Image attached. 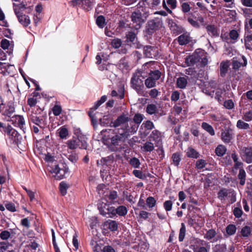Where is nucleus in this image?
I'll return each instance as SVG.
<instances>
[{
    "label": "nucleus",
    "mask_w": 252,
    "mask_h": 252,
    "mask_svg": "<svg viewBox=\"0 0 252 252\" xmlns=\"http://www.w3.org/2000/svg\"><path fill=\"white\" fill-rule=\"evenodd\" d=\"M208 59L206 53L203 50L197 49L190 56L186 59V63L188 66L193 65L197 63L200 62L203 66L208 63Z\"/></svg>",
    "instance_id": "1"
},
{
    "label": "nucleus",
    "mask_w": 252,
    "mask_h": 252,
    "mask_svg": "<svg viewBox=\"0 0 252 252\" xmlns=\"http://www.w3.org/2000/svg\"><path fill=\"white\" fill-rule=\"evenodd\" d=\"M149 15L146 8L143 7L141 9H137L133 12L131 15V20L134 24L136 29H138L141 27L146 20Z\"/></svg>",
    "instance_id": "2"
},
{
    "label": "nucleus",
    "mask_w": 252,
    "mask_h": 252,
    "mask_svg": "<svg viewBox=\"0 0 252 252\" xmlns=\"http://www.w3.org/2000/svg\"><path fill=\"white\" fill-rule=\"evenodd\" d=\"M97 190L100 196L105 197L107 203L114 204L117 202L118 195L116 191H109L103 184L97 186Z\"/></svg>",
    "instance_id": "3"
},
{
    "label": "nucleus",
    "mask_w": 252,
    "mask_h": 252,
    "mask_svg": "<svg viewBox=\"0 0 252 252\" xmlns=\"http://www.w3.org/2000/svg\"><path fill=\"white\" fill-rule=\"evenodd\" d=\"M143 79L144 77L142 76V73L140 71L135 72L131 79L132 88L140 95H143Z\"/></svg>",
    "instance_id": "4"
},
{
    "label": "nucleus",
    "mask_w": 252,
    "mask_h": 252,
    "mask_svg": "<svg viewBox=\"0 0 252 252\" xmlns=\"http://www.w3.org/2000/svg\"><path fill=\"white\" fill-rule=\"evenodd\" d=\"M124 137L123 134L119 133L107 139L106 142L109 148L112 151L119 150L120 149V144L122 142Z\"/></svg>",
    "instance_id": "5"
},
{
    "label": "nucleus",
    "mask_w": 252,
    "mask_h": 252,
    "mask_svg": "<svg viewBox=\"0 0 252 252\" xmlns=\"http://www.w3.org/2000/svg\"><path fill=\"white\" fill-rule=\"evenodd\" d=\"M97 208L100 214L104 216L109 215L110 218H112L116 215V209L114 207L109 206L101 201L98 202Z\"/></svg>",
    "instance_id": "6"
},
{
    "label": "nucleus",
    "mask_w": 252,
    "mask_h": 252,
    "mask_svg": "<svg viewBox=\"0 0 252 252\" xmlns=\"http://www.w3.org/2000/svg\"><path fill=\"white\" fill-rule=\"evenodd\" d=\"M17 5L16 3H13V8L14 12L17 17V19L20 23L24 27L28 26L31 23V20L30 17L25 14L20 13L19 10H18Z\"/></svg>",
    "instance_id": "7"
},
{
    "label": "nucleus",
    "mask_w": 252,
    "mask_h": 252,
    "mask_svg": "<svg viewBox=\"0 0 252 252\" xmlns=\"http://www.w3.org/2000/svg\"><path fill=\"white\" fill-rule=\"evenodd\" d=\"M138 128V126L134 122H131L130 121H129L128 123L126 124L123 127V135L124 136L127 137L128 136L133 134L135 133Z\"/></svg>",
    "instance_id": "8"
},
{
    "label": "nucleus",
    "mask_w": 252,
    "mask_h": 252,
    "mask_svg": "<svg viewBox=\"0 0 252 252\" xmlns=\"http://www.w3.org/2000/svg\"><path fill=\"white\" fill-rule=\"evenodd\" d=\"M5 133L8 136L11 143L17 144L19 141V137L20 136L18 132L13 129L10 126H8L5 128Z\"/></svg>",
    "instance_id": "9"
},
{
    "label": "nucleus",
    "mask_w": 252,
    "mask_h": 252,
    "mask_svg": "<svg viewBox=\"0 0 252 252\" xmlns=\"http://www.w3.org/2000/svg\"><path fill=\"white\" fill-rule=\"evenodd\" d=\"M163 23L161 19L155 18L150 20L148 22V31L149 32H153L162 28Z\"/></svg>",
    "instance_id": "10"
},
{
    "label": "nucleus",
    "mask_w": 252,
    "mask_h": 252,
    "mask_svg": "<svg viewBox=\"0 0 252 252\" xmlns=\"http://www.w3.org/2000/svg\"><path fill=\"white\" fill-rule=\"evenodd\" d=\"M8 121L11 122L15 126H18L21 129H24L25 121L22 116L14 115Z\"/></svg>",
    "instance_id": "11"
},
{
    "label": "nucleus",
    "mask_w": 252,
    "mask_h": 252,
    "mask_svg": "<svg viewBox=\"0 0 252 252\" xmlns=\"http://www.w3.org/2000/svg\"><path fill=\"white\" fill-rule=\"evenodd\" d=\"M129 121L128 114H123L118 117L114 122L112 123V124L114 127L122 126L123 127Z\"/></svg>",
    "instance_id": "12"
},
{
    "label": "nucleus",
    "mask_w": 252,
    "mask_h": 252,
    "mask_svg": "<svg viewBox=\"0 0 252 252\" xmlns=\"http://www.w3.org/2000/svg\"><path fill=\"white\" fill-rule=\"evenodd\" d=\"M14 69V65L0 62V73L4 75H8L13 72Z\"/></svg>",
    "instance_id": "13"
},
{
    "label": "nucleus",
    "mask_w": 252,
    "mask_h": 252,
    "mask_svg": "<svg viewBox=\"0 0 252 252\" xmlns=\"http://www.w3.org/2000/svg\"><path fill=\"white\" fill-rule=\"evenodd\" d=\"M177 0H163L162 6L167 12L170 14L172 13V10L174 9L177 7Z\"/></svg>",
    "instance_id": "14"
},
{
    "label": "nucleus",
    "mask_w": 252,
    "mask_h": 252,
    "mask_svg": "<svg viewBox=\"0 0 252 252\" xmlns=\"http://www.w3.org/2000/svg\"><path fill=\"white\" fill-rule=\"evenodd\" d=\"M144 53L147 58H156L158 56V49L155 47L146 46L144 48Z\"/></svg>",
    "instance_id": "15"
},
{
    "label": "nucleus",
    "mask_w": 252,
    "mask_h": 252,
    "mask_svg": "<svg viewBox=\"0 0 252 252\" xmlns=\"http://www.w3.org/2000/svg\"><path fill=\"white\" fill-rule=\"evenodd\" d=\"M233 137L234 134L231 129H225L221 133V139L225 143L231 142Z\"/></svg>",
    "instance_id": "16"
},
{
    "label": "nucleus",
    "mask_w": 252,
    "mask_h": 252,
    "mask_svg": "<svg viewBox=\"0 0 252 252\" xmlns=\"http://www.w3.org/2000/svg\"><path fill=\"white\" fill-rule=\"evenodd\" d=\"M77 4L81 5L83 8L88 11L91 9L95 3V0H75Z\"/></svg>",
    "instance_id": "17"
},
{
    "label": "nucleus",
    "mask_w": 252,
    "mask_h": 252,
    "mask_svg": "<svg viewBox=\"0 0 252 252\" xmlns=\"http://www.w3.org/2000/svg\"><path fill=\"white\" fill-rule=\"evenodd\" d=\"M1 47L3 49H8L7 53L10 55L13 52L14 43L13 41H10L6 39H3L1 40Z\"/></svg>",
    "instance_id": "18"
},
{
    "label": "nucleus",
    "mask_w": 252,
    "mask_h": 252,
    "mask_svg": "<svg viewBox=\"0 0 252 252\" xmlns=\"http://www.w3.org/2000/svg\"><path fill=\"white\" fill-rule=\"evenodd\" d=\"M242 151V156L244 160L248 163L252 162V149L249 148H245Z\"/></svg>",
    "instance_id": "19"
},
{
    "label": "nucleus",
    "mask_w": 252,
    "mask_h": 252,
    "mask_svg": "<svg viewBox=\"0 0 252 252\" xmlns=\"http://www.w3.org/2000/svg\"><path fill=\"white\" fill-rule=\"evenodd\" d=\"M49 170L51 173L55 174L54 176L56 179L60 180L63 177V175L60 173L61 169L58 165L55 164L50 167Z\"/></svg>",
    "instance_id": "20"
},
{
    "label": "nucleus",
    "mask_w": 252,
    "mask_h": 252,
    "mask_svg": "<svg viewBox=\"0 0 252 252\" xmlns=\"http://www.w3.org/2000/svg\"><path fill=\"white\" fill-rule=\"evenodd\" d=\"M206 28L210 35L213 37H218L219 36V31L215 26L209 25L207 26Z\"/></svg>",
    "instance_id": "21"
},
{
    "label": "nucleus",
    "mask_w": 252,
    "mask_h": 252,
    "mask_svg": "<svg viewBox=\"0 0 252 252\" xmlns=\"http://www.w3.org/2000/svg\"><path fill=\"white\" fill-rule=\"evenodd\" d=\"M4 108L5 109L3 111V114L8 117H10L15 111L14 105L12 102H9Z\"/></svg>",
    "instance_id": "22"
},
{
    "label": "nucleus",
    "mask_w": 252,
    "mask_h": 252,
    "mask_svg": "<svg viewBox=\"0 0 252 252\" xmlns=\"http://www.w3.org/2000/svg\"><path fill=\"white\" fill-rule=\"evenodd\" d=\"M16 4L17 5L18 10H19L20 12L25 10L26 12L30 13L33 9L32 6L28 5L27 4H25L23 3H16Z\"/></svg>",
    "instance_id": "23"
},
{
    "label": "nucleus",
    "mask_w": 252,
    "mask_h": 252,
    "mask_svg": "<svg viewBox=\"0 0 252 252\" xmlns=\"http://www.w3.org/2000/svg\"><path fill=\"white\" fill-rule=\"evenodd\" d=\"M187 77H181L177 79V87L180 89H184L187 85Z\"/></svg>",
    "instance_id": "24"
},
{
    "label": "nucleus",
    "mask_w": 252,
    "mask_h": 252,
    "mask_svg": "<svg viewBox=\"0 0 252 252\" xmlns=\"http://www.w3.org/2000/svg\"><path fill=\"white\" fill-rule=\"evenodd\" d=\"M190 37L187 33L181 35L178 38V41L180 45H185L190 41Z\"/></svg>",
    "instance_id": "25"
},
{
    "label": "nucleus",
    "mask_w": 252,
    "mask_h": 252,
    "mask_svg": "<svg viewBox=\"0 0 252 252\" xmlns=\"http://www.w3.org/2000/svg\"><path fill=\"white\" fill-rule=\"evenodd\" d=\"M31 121L35 125L42 129L44 127V121L42 119L36 116H32L31 118Z\"/></svg>",
    "instance_id": "26"
},
{
    "label": "nucleus",
    "mask_w": 252,
    "mask_h": 252,
    "mask_svg": "<svg viewBox=\"0 0 252 252\" xmlns=\"http://www.w3.org/2000/svg\"><path fill=\"white\" fill-rule=\"evenodd\" d=\"M225 92L221 89H217L215 93V98L218 101L221 102L225 98Z\"/></svg>",
    "instance_id": "27"
},
{
    "label": "nucleus",
    "mask_w": 252,
    "mask_h": 252,
    "mask_svg": "<svg viewBox=\"0 0 252 252\" xmlns=\"http://www.w3.org/2000/svg\"><path fill=\"white\" fill-rule=\"evenodd\" d=\"M201 127L203 129L208 132L211 136H214L215 134V130L213 127L209 124L203 122L201 124Z\"/></svg>",
    "instance_id": "28"
},
{
    "label": "nucleus",
    "mask_w": 252,
    "mask_h": 252,
    "mask_svg": "<svg viewBox=\"0 0 252 252\" xmlns=\"http://www.w3.org/2000/svg\"><path fill=\"white\" fill-rule=\"evenodd\" d=\"M57 132L60 137L62 139H66L68 135V131L64 126H62L58 129Z\"/></svg>",
    "instance_id": "29"
},
{
    "label": "nucleus",
    "mask_w": 252,
    "mask_h": 252,
    "mask_svg": "<svg viewBox=\"0 0 252 252\" xmlns=\"http://www.w3.org/2000/svg\"><path fill=\"white\" fill-rule=\"evenodd\" d=\"M229 67L228 62H222L220 64V74L221 76H224L228 70Z\"/></svg>",
    "instance_id": "30"
},
{
    "label": "nucleus",
    "mask_w": 252,
    "mask_h": 252,
    "mask_svg": "<svg viewBox=\"0 0 252 252\" xmlns=\"http://www.w3.org/2000/svg\"><path fill=\"white\" fill-rule=\"evenodd\" d=\"M187 155L188 157L197 158L199 157V153L191 147H189L187 150Z\"/></svg>",
    "instance_id": "31"
},
{
    "label": "nucleus",
    "mask_w": 252,
    "mask_h": 252,
    "mask_svg": "<svg viewBox=\"0 0 252 252\" xmlns=\"http://www.w3.org/2000/svg\"><path fill=\"white\" fill-rule=\"evenodd\" d=\"M66 144L70 149H75L80 146V144H78V140H76V138H73L67 141Z\"/></svg>",
    "instance_id": "32"
},
{
    "label": "nucleus",
    "mask_w": 252,
    "mask_h": 252,
    "mask_svg": "<svg viewBox=\"0 0 252 252\" xmlns=\"http://www.w3.org/2000/svg\"><path fill=\"white\" fill-rule=\"evenodd\" d=\"M226 152V147L223 145H218L215 149L216 154L219 157L223 156Z\"/></svg>",
    "instance_id": "33"
},
{
    "label": "nucleus",
    "mask_w": 252,
    "mask_h": 252,
    "mask_svg": "<svg viewBox=\"0 0 252 252\" xmlns=\"http://www.w3.org/2000/svg\"><path fill=\"white\" fill-rule=\"evenodd\" d=\"M105 225L108 226V228L112 231H114L118 229V223L116 221L108 220L106 221Z\"/></svg>",
    "instance_id": "34"
},
{
    "label": "nucleus",
    "mask_w": 252,
    "mask_h": 252,
    "mask_svg": "<svg viewBox=\"0 0 252 252\" xmlns=\"http://www.w3.org/2000/svg\"><path fill=\"white\" fill-rule=\"evenodd\" d=\"M230 189H221L218 192V198L221 200H224L227 197Z\"/></svg>",
    "instance_id": "35"
},
{
    "label": "nucleus",
    "mask_w": 252,
    "mask_h": 252,
    "mask_svg": "<svg viewBox=\"0 0 252 252\" xmlns=\"http://www.w3.org/2000/svg\"><path fill=\"white\" fill-rule=\"evenodd\" d=\"M116 215L120 216H125L127 213V209L124 206H120L116 208Z\"/></svg>",
    "instance_id": "36"
},
{
    "label": "nucleus",
    "mask_w": 252,
    "mask_h": 252,
    "mask_svg": "<svg viewBox=\"0 0 252 252\" xmlns=\"http://www.w3.org/2000/svg\"><path fill=\"white\" fill-rule=\"evenodd\" d=\"M236 193L235 191L232 189H230V192H229V194H228L226 198L229 203L232 204L236 201Z\"/></svg>",
    "instance_id": "37"
},
{
    "label": "nucleus",
    "mask_w": 252,
    "mask_h": 252,
    "mask_svg": "<svg viewBox=\"0 0 252 252\" xmlns=\"http://www.w3.org/2000/svg\"><path fill=\"white\" fill-rule=\"evenodd\" d=\"M236 126L238 128L241 129H248L250 128L249 124L242 120H239L237 121Z\"/></svg>",
    "instance_id": "38"
},
{
    "label": "nucleus",
    "mask_w": 252,
    "mask_h": 252,
    "mask_svg": "<svg viewBox=\"0 0 252 252\" xmlns=\"http://www.w3.org/2000/svg\"><path fill=\"white\" fill-rule=\"evenodd\" d=\"M246 172L243 169H240L238 174V178L240 179V184L243 186L245 183Z\"/></svg>",
    "instance_id": "39"
},
{
    "label": "nucleus",
    "mask_w": 252,
    "mask_h": 252,
    "mask_svg": "<svg viewBox=\"0 0 252 252\" xmlns=\"http://www.w3.org/2000/svg\"><path fill=\"white\" fill-rule=\"evenodd\" d=\"M76 140H78V144H80L79 148L84 149L87 148V141L86 140V138L84 136H82L80 137L76 138Z\"/></svg>",
    "instance_id": "40"
},
{
    "label": "nucleus",
    "mask_w": 252,
    "mask_h": 252,
    "mask_svg": "<svg viewBox=\"0 0 252 252\" xmlns=\"http://www.w3.org/2000/svg\"><path fill=\"white\" fill-rule=\"evenodd\" d=\"M69 186L64 182H62L60 184V190L62 195H64L67 193V189Z\"/></svg>",
    "instance_id": "41"
},
{
    "label": "nucleus",
    "mask_w": 252,
    "mask_h": 252,
    "mask_svg": "<svg viewBox=\"0 0 252 252\" xmlns=\"http://www.w3.org/2000/svg\"><path fill=\"white\" fill-rule=\"evenodd\" d=\"M152 77H150L147 78L145 81V84L146 87L148 88H151L154 87L156 86V81L153 79H152Z\"/></svg>",
    "instance_id": "42"
},
{
    "label": "nucleus",
    "mask_w": 252,
    "mask_h": 252,
    "mask_svg": "<svg viewBox=\"0 0 252 252\" xmlns=\"http://www.w3.org/2000/svg\"><path fill=\"white\" fill-rule=\"evenodd\" d=\"M158 110L157 107L156 105L153 104H148L147 106L146 112L150 114H155Z\"/></svg>",
    "instance_id": "43"
},
{
    "label": "nucleus",
    "mask_w": 252,
    "mask_h": 252,
    "mask_svg": "<svg viewBox=\"0 0 252 252\" xmlns=\"http://www.w3.org/2000/svg\"><path fill=\"white\" fill-rule=\"evenodd\" d=\"M186 234V227L184 223H181V227L180 229V233L179 235V240L180 242L183 241Z\"/></svg>",
    "instance_id": "44"
},
{
    "label": "nucleus",
    "mask_w": 252,
    "mask_h": 252,
    "mask_svg": "<svg viewBox=\"0 0 252 252\" xmlns=\"http://www.w3.org/2000/svg\"><path fill=\"white\" fill-rule=\"evenodd\" d=\"M161 76V73L159 71L157 70L155 71H151L149 73V76L152 77V79H153L155 81H157L158 80Z\"/></svg>",
    "instance_id": "45"
},
{
    "label": "nucleus",
    "mask_w": 252,
    "mask_h": 252,
    "mask_svg": "<svg viewBox=\"0 0 252 252\" xmlns=\"http://www.w3.org/2000/svg\"><path fill=\"white\" fill-rule=\"evenodd\" d=\"M127 39L132 42L133 44H135L137 42V38L135 33L133 32H130L126 35Z\"/></svg>",
    "instance_id": "46"
},
{
    "label": "nucleus",
    "mask_w": 252,
    "mask_h": 252,
    "mask_svg": "<svg viewBox=\"0 0 252 252\" xmlns=\"http://www.w3.org/2000/svg\"><path fill=\"white\" fill-rule=\"evenodd\" d=\"M251 233V229L248 226H245L243 227L241 231V235L243 237H248Z\"/></svg>",
    "instance_id": "47"
},
{
    "label": "nucleus",
    "mask_w": 252,
    "mask_h": 252,
    "mask_svg": "<svg viewBox=\"0 0 252 252\" xmlns=\"http://www.w3.org/2000/svg\"><path fill=\"white\" fill-rule=\"evenodd\" d=\"M154 149V144L150 142H146L143 147V150L146 152H151Z\"/></svg>",
    "instance_id": "48"
},
{
    "label": "nucleus",
    "mask_w": 252,
    "mask_h": 252,
    "mask_svg": "<svg viewBox=\"0 0 252 252\" xmlns=\"http://www.w3.org/2000/svg\"><path fill=\"white\" fill-rule=\"evenodd\" d=\"M236 227L235 225L229 224L226 228V231L229 235H233L235 233Z\"/></svg>",
    "instance_id": "49"
},
{
    "label": "nucleus",
    "mask_w": 252,
    "mask_h": 252,
    "mask_svg": "<svg viewBox=\"0 0 252 252\" xmlns=\"http://www.w3.org/2000/svg\"><path fill=\"white\" fill-rule=\"evenodd\" d=\"M245 40L246 48L248 49H252V35L247 36Z\"/></svg>",
    "instance_id": "50"
},
{
    "label": "nucleus",
    "mask_w": 252,
    "mask_h": 252,
    "mask_svg": "<svg viewBox=\"0 0 252 252\" xmlns=\"http://www.w3.org/2000/svg\"><path fill=\"white\" fill-rule=\"evenodd\" d=\"M146 204L149 208H152L156 205V200L153 197L149 196L146 199Z\"/></svg>",
    "instance_id": "51"
},
{
    "label": "nucleus",
    "mask_w": 252,
    "mask_h": 252,
    "mask_svg": "<svg viewBox=\"0 0 252 252\" xmlns=\"http://www.w3.org/2000/svg\"><path fill=\"white\" fill-rule=\"evenodd\" d=\"M207 163L205 160L202 159L197 160L195 162V167L197 169H201L205 167Z\"/></svg>",
    "instance_id": "52"
},
{
    "label": "nucleus",
    "mask_w": 252,
    "mask_h": 252,
    "mask_svg": "<svg viewBox=\"0 0 252 252\" xmlns=\"http://www.w3.org/2000/svg\"><path fill=\"white\" fill-rule=\"evenodd\" d=\"M96 23L99 28H103L105 25L104 17L102 16H99L96 19Z\"/></svg>",
    "instance_id": "53"
},
{
    "label": "nucleus",
    "mask_w": 252,
    "mask_h": 252,
    "mask_svg": "<svg viewBox=\"0 0 252 252\" xmlns=\"http://www.w3.org/2000/svg\"><path fill=\"white\" fill-rule=\"evenodd\" d=\"M243 119L246 122L252 121V111H248L243 113Z\"/></svg>",
    "instance_id": "54"
},
{
    "label": "nucleus",
    "mask_w": 252,
    "mask_h": 252,
    "mask_svg": "<svg viewBox=\"0 0 252 252\" xmlns=\"http://www.w3.org/2000/svg\"><path fill=\"white\" fill-rule=\"evenodd\" d=\"M143 120V116L141 114H136L133 118V121H130L131 122H134V124L139 125L141 123Z\"/></svg>",
    "instance_id": "55"
},
{
    "label": "nucleus",
    "mask_w": 252,
    "mask_h": 252,
    "mask_svg": "<svg viewBox=\"0 0 252 252\" xmlns=\"http://www.w3.org/2000/svg\"><path fill=\"white\" fill-rule=\"evenodd\" d=\"M172 158L174 164L176 166H178L181 160V157L180 154L178 153H174V154H173Z\"/></svg>",
    "instance_id": "56"
},
{
    "label": "nucleus",
    "mask_w": 252,
    "mask_h": 252,
    "mask_svg": "<svg viewBox=\"0 0 252 252\" xmlns=\"http://www.w3.org/2000/svg\"><path fill=\"white\" fill-rule=\"evenodd\" d=\"M129 163L134 168H138L140 164L139 160L136 158H131L129 160Z\"/></svg>",
    "instance_id": "57"
},
{
    "label": "nucleus",
    "mask_w": 252,
    "mask_h": 252,
    "mask_svg": "<svg viewBox=\"0 0 252 252\" xmlns=\"http://www.w3.org/2000/svg\"><path fill=\"white\" fill-rule=\"evenodd\" d=\"M10 233L7 230H4L0 232V238L2 240H6L10 238Z\"/></svg>",
    "instance_id": "58"
},
{
    "label": "nucleus",
    "mask_w": 252,
    "mask_h": 252,
    "mask_svg": "<svg viewBox=\"0 0 252 252\" xmlns=\"http://www.w3.org/2000/svg\"><path fill=\"white\" fill-rule=\"evenodd\" d=\"M173 202L171 200H166L163 203V207L166 211H170L172 210Z\"/></svg>",
    "instance_id": "59"
},
{
    "label": "nucleus",
    "mask_w": 252,
    "mask_h": 252,
    "mask_svg": "<svg viewBox=\"0 0 252 252\" xmlns=\"http://www.w3.org/2000/svg\"><path fill=\"white\" fill-rule=\"evenodd\" d=\"M122 41L119 38H115L112 40L111 45L115 48H119L122 45Z\"/></svg>",
    "instance_id": "60"
},
{
    "label": "nucleus",
    "mask_w": 252,
    "mask_h": 252,
    "mask_svg": "<svg viewBox=\"0 0 252 252\" xmlns=\"http://www.w3.org/2000/svg\"><path fill=\"white\" fill-rule=\"evenodd\" d=\"M150 136L156 141L158 142L160 141V133L157 130H153Z\"/></svg>",
    "instance_id": "61"
},
{
    "label": "nucleus",
    "mask_w": 252,
    "mask_h": 252,
    "mask_svg": "<svg viewBox=\"0 0 252 252\" xmlns=\"http://www.w3.org/2000/svg\"><path fill=\"white\" fill-rule=\"evenodd\" d=\"M62 110L61 107L58 105H55L52 109L53 114L56 116H59L61 113Z\"/></svg>",
    "instance_id": "62"
},
{
    "label": "nucleus",
    "mask_w": 252,
    "mask_h": 252,
    "mask_svg": "<svg viewBox=\"0 0 252 252\" xmlns=\"http://www.w3.org/2000/svg\"><path fill=\"white\" fill-rule=\"evenodd\" d=\"M10 246V244L8 242H0V252H5Z\"/></svg>",
    "instance_id": "63"
},
{
    "label": "nucleus",
    "mask_w": 252,
    "mask_h": 252,
    "mask_svg": "<svg viewBox=\"0 0 252 252\" xmlns=\"http://www.w3.org/2000/svg\"><path fill=\"white\" fill-rule=\"evenodd\" d=\"M223 105L226 108L231 109L234 107V103L232 100L229 99L224 102Z\"/></svg>",
    "instance_id": "64"
}]
</instances>
